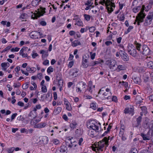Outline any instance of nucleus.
Returning a JSON list of instances; mask_svg holds the SVG:
<instances>
[{"instance_id": "obj_22", "label": "nucleus", "mask_w": 153, "mask_h": 153, "mask_svg": "<svg viewBox=\"0 0 153 153\" xmlns=\"http://www.w3.org/2000/svg\"><path fill=\"white\" fill-rule=\"evenodd\" d=\"M76 20L75 25H76L79 26H82L83 23L81 20L79 18L75 19Z\"/></svg>"}, {"instance_id": "obj_38", "label": "nucleus", "mask_w": 153, "mask_h": 153, "mask_svg": "<svg viewBox=\"0 0 153 153\" xmlns=\"http://www.w3.org/2000/svg\"><path fill=\"white\" fill-rule=\"evenodd\" d=\"M54 69L53 67L51 66H49L47 68V71L48 74H51V73L53 72V71Z\"/></svg>"}, {"instance_id": "obj_48", "label": "nucleus", "mask_w": 153, "mask_h": 153, "mask_svg": "<svg viewBox=\"0 0 153 153\" xmlns=\"http://www.w3.org/2000/svg\"><path fill=\"white\" fill-rule=\"evenodd\" d=\"M117 68L119 71L123 70L125 69L124 66L123 65H117Z\"/></svg>"}, {"instance_id": "obj_16", "label": "nucleus", "mask_w": 153, "mask_h": 153, "mask_svg": "<svg viewBox=\"0 0 153 153\" xmlns=\"http://www.w3.org/2000/svg\"><path fill=\"white\" fill-rule=\"evenodd\" d=\"M28 115L32 118H35L37 115V113L36 111L31 108Z\"/></svg>"}, {"instance_id": "obj_51", "label": "nucleus", "mask_w": 153, "mask_h": 153, "mask_svg": "<svg viewBox=\"0 0 153 153\" xmlns=\"http://www.w3.org/2000/svg\"><path fill=\"white\" fill-rule=\"evenodd\" d=\"M133 28L134 27L133 26H130L129 27L128 29H127V30L125 32V34H127L129 32H130L131 30L133 29Z\"/></svg>"}, {"instance_id": "obj_7", "label": "nucleus", "mask_w": 153, "mask_h": 153, "mask_svg": "<svg viewBox=\"0 0 153 153\" xmlns=\"http://www.w3.org/2000/svg\"><path fill=\"white\" fill-rule=\"evenodd\" d=\"M86 84L83 82H80L76 85V92L79 94H81L82 91L85 88Z\"/></svg>"}, {"instance_id": "obj_40", "label": "nucleus", "mask_w": 153, "mask_h": 153, "mask_svg": "<svg viewBox=\"0 0 153 153\" xmlns=\"http://www.w3.org/2000/svg\"><path fill=\"white\" fill-rule=\"evenodd\" d=\"M109 100L110 101H113L115 102L117 101V98L116 96H113L112 97H111V99Z\"/></svg>"}, {"instance_id": "obj_59", "label": "nucleus", "mask_w": 153, "mask_h": 153, "mask_svg": "<svg viewBox=\"0 0 153 153\" xmlns=\"http://www.w3.org/2000/svg\"><path fill=\"white\" fill-rule=\"evenodd\" d=\"M14 148L11 147L7 149V151L8 153H12L14 150Z\"/></svg>"}, {"instance_id": "obj_9", "label": "nucleus", "mask_w": 153, "mask_h": 153, "mask_svg": "<svg viewBox=\"0 0 153 153\" xmlns=\"http://www.w3.org/2000/svg\"><path fill=\"white\" fill-rule=\"evenodd\" d=\"M128 51L130 54L133 57H135L137 55V51L135 48L131 44L128 45Z\"/></svg>"}, {"instance_id": "obj_18", "label": "nucleus", "mask_w": 153, "mask_h": 153, "mask_svg": "<svg viewBox=\"0 0 153 153\" xmlns=\"http://www.w3.org/2000/svg\"><path fill=\"white\" fill-rule=\"evenodd\" d=\"M10 66V64L8 62H3L1 64V66L2 68V70L4 71H5Z\"/></svg>"}, {"instance_id": "obj_49", "label": "nucleus", "mask_w": 153, "mask_h": 153, "mask_svg": "<svg viewBox=\"0 0 153 153\" xmlns=\"http://www.w3.org/2000/svg\"><path fill=\"white\" fill-rule=\"evenodd\" d=\"M118 17L119 18V20L121 21H123L125 19V16L124 14L118 15Z\"/></svg>"}, {"instance_id": "obj_4", "label": "nucleus", "mask_w": 153, "mask_h": 153, "mask_svg": "<svg viewBox=\"0 0 153 153\" xmlns=\"http://www.w3.org/2000/svg\"><path fill=\"white\" fill-rule=\"evenodd\" d=\"M99 94L101 95L104 100H110L111 99L112 95L110 88H108L106 86L103 87L100 89Z\"/></svg>"}, {"instance_id": "obj_6", "label": "nucleus", "mask_w": 153, "mask_h": 153, "mask_svg": "<svg viewBox=\"0 0 153 153\" xmlns=\"http://www.w3.org/2000/svg\"><path fill=\"white\" fill-rule=\"evenodd\" d=\"M45 8L43 7H40L36 11V13H34L31 15V17L33 19H37L41 16L43 15L45 13Z\"/></svg>"}, {"instance_id": "obj_41", "label": "nucleus", "mask_w": 153, "mask_h": 153, "mask_svg": "<svg viewBox=\"0 0 153 153\" xmlns=\"http://www.w3.org/2000/svg\"><path fill=\"white\" fill-rule=\"evenodd\" d=\"M42 140L44 142V144H47L48 142L49 139L48 137H45L43 138Z\"/></svg>"}, {"instance_id": "obj_61", "label": "nucleus", "mask_w": 153, "mask_h": 153, "mask_svg": "<svg viewBox=\"0 0 153 153\" xmlns=\"http://www.w3.org/2000/svg\"><path fill=\"white\" fill-rule=\"evenodd\" d=\"M74 63V62L73 61H70L69 62L68 67L69 68H71L73 66Z\"/></svg>"}, {"instance_id": "obj_54", "label": "nucleus", "mask_w": 153, "mask_h": 153, "mask_svg": "<svg viewBox=\"0 0 153 153\" xmlns=\"http://www.w3.org/2000/svg\"><path fill=\"white\" fill-rule=\"evenodd\" d=\"M37 78L39 79V80H41L43 78V74L42 73H38L37 75Z\"/></svg>"}, {"instance_id": "obj_27", "label": "nucleus", "mask_w": 153, "mask_h": 153, "mask_svg": "<svg viewBox=\"0 0 153 153\" xmlns=\"http://www.w3.org/2000/svg\"><path fill=\"white\" fill-rule=\"evenodd\" d=\"M81 45V43L78 40H75L71 43V45L73 47H75L78 45Z\"/></svg>"}, {"instance_id": "obj_55", "label": "nucleus", "mask_w": 153, "mask_h": 153, "mask_svg": "<svg viewBox=\"0 0 153 153\" xmlns=\"http://www.w3.org/2000/svg\"><path fill=\"white\" fill-rule=\"evenodd\" d=\"M11 47L8 46L5 48L2 51L1 53H4L7 52L10 48Z\"/></svg>"}, {"instance_id": "obj_36", "label": "nucleus", "mask_w": 153, "mask_h": 153, "mask_svg": "<svg viewBox=\"0 0 153 153\" xmlns=\"http://www.w3.org/2000/svg\"><path fill=\"white\" fill-rule=\"evenodd\" d=\"M121 56L124 61H127L128 60V58L126 53H125V54H123Z\"/></svg>"}, {"instance_id": "obj_12", "label": "nucleus", "mask_w": 153, "mask_h": 153, "mask_svg": "<svg viewBox=\"0 0 153 153\" xmlns=\"http://www.w3.org/2000/svg\"><path fill=\"white\" fill-rule=\"evenodd\" d=\"M63 100L64 104L65 105L66 109L68 111H71L72 110V107L68 100L64 98H63Z\"/></svg>"}, {"instance_id": "obj_39", "label": "nucleus", "mask_w": 153, "mask_h": 153, "mask_svg": "<svg viewBox=\"0 0 153 153\" xmlns=\"http://www.w3.org/2000/svg\"><path fill=\"white\" fill-rule=\"evenodd\" d=\"M147 63V66L148 68H153V62L152 61H148Z\"/></svg>"}, {"instance_id": "obj_21", "label": "nucleus", "mask_w": 153, "mask_h": 153, "mask_svg": "<svg viewBox=\"0 0 153 153\" xmlns=\"http://www.w3.org/2000/svg\"><path fill=\"white\" fill-rule=\"evenodd\" d=\"M26 70L30 73H33L36 71V69L35 67H27L26 68Z\"/></svg>"}, {"instance_id": "obj_1", "label": "nucleus", "mask_w": 153, "mask_h": 153, "mask_svg": "<svg viewBox=\"0 0 153 153\" xmlns=\"http://www.w3.org/2000/svg\"><path fill=\"white\" fill-rule=\"evenodd\" d=\"M100 124L94 120H90L88 122L87 126L89 129L88 134L93 137L96 132H98L100 129Z\"/></svg>"}, {"instance_id": "obj_30", "label": "nucleus", "mask_w": 153, "mask_h": 153, "mask_svg": "<svg viewBox=\"0 0 153 153\" xmlns=\"http://www.w3.org/2000/svg\"><path fill=\"white\" fill-rule=\"evenodd\" d=\"M42 108L41 105L40 104L36 105L35 106L32 107L31 108L37 112V110L41 109Z\"/></svg>"}, {"instance_id": "obj_47", "label": "nucleus", "mask_w": 153, "mask_h": 153, "mask_svg": "<svg viewBox=\"0 0 153 153\" xmlns=\"http://www.w3.org/2000/svg\"><path fill=\"white\" fill-rule=\"evenodd\" d=\"M95 88V85H94L93 86H88V90L89 92L91 94H92L93 91V89Z\"/></svg>"}, {"instance_id": "obj_24", "label": "nucleus", "mask_w": 153, "mask_h": 153, "mask_svg": "<svg viewBox=\"0 0 153 153\" xmlns=\"http://www.w3.org/2000/svg\"><path fill=\"white\" fill-rule=\"evenodd\" d=\"M94 0H88L85 3V5L91 6L92 7H94L93 5Z\"/></svg>"}, {"instance_id": "obj_14", "label": "nucleus", "mask_w": 153, "mask_h": 153, "mask_svg": "<svg viewBox=\"0 0 153 153\" xmlns=\"http://www.w3.org/2000/svg\"><path fill=\"white\" fill-rule=\"evenodd\" d=\"M124 112L126 114H128L132 116L134 114V109L131 107L126 108L124 110Z\"/></svg>"}, {"instance_id": "obj_2", "label": "nucleus", "mask_w": 153, "mask_h": 153, "mask_svg": "<svg viewBox=\"0 0 153 153\" xmlns=\"http://www.w3.org/2000/svg\"><path fill=\"white\" fill-rule=\"evenodd\" d=\"M110 137H105L102 140L100 141L97 143L92 147V149L93 151H95L96 153H99L100 152H102L103 151V148L105 146H108V140L110 139Z\"/></svg>"}, {"instance_id": "obj_32", "label": "nucleus", "mask_w": 153, "mask_h": 153, "mask_svg": "<svg viewBox=\"0 0 153 153\" xmlns=\"http://www.w3.org/2000/svg\"><path fill=\"white\" fill-rule=\"evenodd\" d=\"M51 141L52 143L55 145H58L60 143L59 140L56 138L52 139L51 140Z\"/></svg>"}, {"instance_id": "obj_25", "label": "nucleus", "mask_w": 153, "mask_h": 153, "mask_svg": "<svg viewBox=\"0 0 153 153\" xmlns=\"http://www.w3.org/2000/svg\"><path fill=\"white\" fill-rule=\"evenodd\" d=\"M119 86L121 88L122 87H124L126 89H127L128 87V83L127 82H124L123 81L122 82H119Z\"/></svg>"}, {"instance_id": "obj_11", "label": "nucleus", "mask_w": 153, "mask_h": 153, "mask_svg": "<svg viewBox=\"0 0 153 153\" xmlns=\"http://www.w3.org/2000/svg\"><path fill=\"white\" fill-rule=\"evenodd\" d=\"M68 148L65 145H62L56 150L55 153H67Z\"/></svg>"}, {"instance_id": "obj_57", "label": "nucleus", "mask_w": 153, "mask_h": 153, "mask_svg": "<svg viewBox=\"0 0 153 153\" xmlns=\"http://www.w3.org/2000/svg\"><path fill=\"white\" fill-rule=\"evenodd\" d=\"M89 31L91 33L93 32L95 30L96 28L95 27L92 26L88 28Z\"/></svg>"}, {"instance_id": "obj_43", "label": "nucleus", "mask_w": 153, "mask_h": 153, "mask_svg": "<svg viewBox=\"0 0 153 153\" xmlns=\"http://www.w3.org/2000/svg\"><path fill=\"white\" fill-rule=\"evenodd\" d=\"M91 107L94 110H96L97 107V105L96 103H92L90 104Z\"/></svg>"}, {"instance_id": "obj_44", "label": "nucleus", "mask_w": 153, "mask_h": 153, "mask_svg": "<svg viewBox=\"0 0 153 153\" xmlns=\"http://www.w3.org/2000/svg\"><path fill=\"white\" fill-rule=\"evenodd\" d=\"M41 91L43 93H46L47 91V89L45 85L41 86Z\"/></svg>"}, {"instance_id": "obj_34", "label": "nucleus", "mask_w": 153, "mask_h": 153, "mask_svg": "<svg viewBox=\"0 0 153 153\" xmlns=\"http://www.w3.org/2000/svg\"><path fill=\"white\" fill-rule=\"evenodd\" d=\"M37 32L38 33V36H39V38H42L45 37L46 36V35H43L42 33V31L40 30H39L37 31Z\"/></svg>"}, {"instance_id": "obj_60", "label": "nucleus", "mask_w": 153, "mask_h": 153, "mask_svg": "<svg viewBox=\"0 0 153 153\" xmlns=\"http://www.w3.org/2000/svg\"><path fill=\"white\" fill-rule=\"evenodd\" d=\"M42 64L44 65H48L49 64V61L47 59L45 60L43 62Z\"/></svg>"}, {"instance_id": "obj_31", "label": "nucleus", "mask_w": 153, "mask_h": 153, "mask_svg": "<svg viewBox=\"0 0 153 153\" xmlns=\"http://www.w3.org/2000/svg\"><path fill=\"white\" fill-rule=\"evenodd\" d=\"M31 56L33 59H35L36 57L39 56V54L36 52V51L35 50H33L32 51V53L31 54Z\"/></svg>"}, {"instance_id": "obj_10", "label": "nucleus", "mask_w": 153, "mask_h": 153, "mask_svg": "<svg viewBox=\"0 0 153 153\" xmlns=\"http://www.w3.org/2000/svg\"><path fill=\"white\" fill-rule=\"evenodd\" d=\"M89 56H86L85 55L83 56L82 61V65L83 68H87L89 66L88 61Z\"/></svg>"}, {"instance_id": "obj_17", "label": "nucleus", "mask_w": 153, "mask_h": 153, "mask_svg": "<svg viewBox=\"0 0 153 153\" xmlns=\"http://www.w3.org/2000/svg\"><path fill=\"white\" fill-rule=\"evenodd\" d=\"M41 118L37 117L36 119L33 118L32 119L30 122V124L32 125L35 126L41 120Z\"/></svg>"}, {"instance_id": "obj_5", "label": "nucleus", "mask_w": 153, "mask_h": 153, "mask_svg": "<svg viewBox=\"0 0 153 153\" xmlns=\"http://www.w3.org/2000/svg\"><path fill=\"white\" fill-rule=\"evenodd\" d=\"M105 64L109 67L111 71H114L117 69V62L113 59H110L107 60Z\"/></svg>"}, {"instance_id": "obj_56", "label": "nucleus", "mask_w": 153, "mask_h": 153, "mask_svg": "<svg viewBox=\"0 0 153 153\" xmlns=\"http://www.w3.org/2000/svg\"><path fill=\"white\" fill-rule=\"evenodd\" d=\"M38 1L37 0H33L32 1V5L33 6H35L38 4Z\"/></svg>"}, {"instance_id": "obj_33", "label": "nucleus", "mask_w": 153, "mask_h": 153, "mask_svg": "<svg viewBox=\"0 0 153 153\" xmlns=\"http://www.w3.org/2000/svg\"><path fill=\"white\" fill-rule=\"evenodd\" d=\"M27 15L25 13H23L22 14L20 17L19 18L21 20L25 19L27 17Z\"/></svg>"}, {"instance_id": "obj_23", "label": "nucleus", "mask_w": 153, "mask_h": 153, "mask_svg": "<svg viewBox=\"0 0 153 153\" xmlns=\"http://www.w3.org/2000/svg\"><path fill=\"white\" fill-rule=\"evenodd\" d=\"M40 53L42 54V58L44 59L48 56V51L44 50H42L40 51Z\"/></svg>"}, {"instance_id": "obj_20", "label": "nucleus", "mask_w": 153, "mask_h": 153, "mask_svg": "<svg viewBox=\"0 0 153 153\" xmlns=\"http://www.w3.org/2000/svg\"><path fill=\"white\" fill-rule=\"evenodd\" d=\"M46 125V123L45 122H41L37 124L34 126V127L37 128H40L44 127Z\"/></svg>"}, {"instance_id": "obj_63", "label": "nucleus", "mask_w": 153, "mask_h": 153, "mask_svg": "<svg viewBox=\"0 0 153 153\" xmlns=\"http://www.w3.org/2000/svg\"><path fill=\"white\" fill-rule=\"evenodd\" d=\"M88 30V29L85 28H81L80 30V32L81 33H83L85 32Z\"/></svg>"}, {"instance_id": "obj_28", "label": "nucleus", "mask_w": 153, "mask_h": 153, "mask_svg": "<svg viewBox=\"0 0 153 153\" xmlns=\"http://www.w3.org/2000/svg\"><path fill=\"white\" fill-rule=\"evenodd\" d=\"M62 108L60 107H58L55 108L53 111V114L56 115L59 114L62 111Z\"/></svg>"}, {"instance_id": "obj_19", "label": "nucleus", "mask_w": 153, "mask_h": 153, "mask_svg": "<svg viewBox=\"0 0 153 153\" xmlns=\"http://www.w3.org/2000/svg\"><path fill=\"white\" fill-rule=\"evenodd\" d=\"M38 33L37 31H33L31 33L30 36L31 38L33 39H37L39 38L38 36Z\"/></svg>"}, {"instance_id": "obj_35", "label": "nucleus", "mask_w": 153, "mask_h": 153, "mask_svg": "<svg viewBox=\"0 0 153 153\" xmlns=\"http://www.w3.org/2000/svg\"><path fill=\"white\" fill-rule=\"evenodd\" d=\"M59 91H61L62 90V88L63 87L64 83L62 81H59Z\"/></svg>"}, {"instance_id": "obj_37", "label": "nucleus", "mask_w": 153, "mask_h": 153, "mask_svg": "<svg viewBox=\"0 0 153 153\" xmlns=\"http://www.w3.org/2000/svg\"><path fill=\"white\" fill-rule=\"evenodd\" d=\"M141 136L144 140H149V137L146 134H145L143 133H141Z\"/></svg>"}, {"instance_id": "obj_15", "label": "nucleus", "mask_w": 153, "mask_h": 153, "mask_svg": "<svg viewBox=\"0 0 153 153\" xmlns=\"http://www.w3.org/2000/svg\"><path fill=\"white\" fill-rule=\"evenodd\" d=\"M78 146L77 142L74 141L71 142V143L68 145V147L72 150H75L77 148Z\"/></svg>"}, {"instance_id": "obj_3", "label": "nucleus", "mask_w": 153, "mask_h": 153, "mask_svg": "<svg viewBox=\"0 0 153 153\" xmlns=\"http://www.w3.org/2000/svg\"><path fill=\"white\" fill-rule=\"evenodd\" d=\"M151 6L149 4L146 7L144 5L142 6L141 10L136 17V22H137V25H139L140 23L143 22V19L145 16V15L143 13L144 10L146 9V11H148L149 9L151 8Z\"/></svg>"}, {"instance_id": "obj_26", "label": "nucleus", "mask_w": 153, "mask_h": 153, "mask_svg": "<svg viewBox=\"0 0 153 153\" xmlns=\"http://www.w3.org/2000/svg\"><path fill=\"white\" fill-rule=\"evenodd\" d=\"M104 61L102 60H100L99 61H93L91 63L90 66H94L96 64H101V63H103Z\"/></svg>"}, {"instance_id": "obj_45", "label": "nucleus", "mask_w": 153, "mask_h": 153, "mask_svg": "<svg viewBox=\"0 0 153 153\" xmlns=\"http://www.w3.org/2000/svg\"><path fill=\"white\" fill-rule=\"evenodd\" d=\"M141 8V7L140 6H137L135 7L133 9V11L135 13H136L138 12V11L140 10Z\"/></svg>"}, {"instance_id": "obj_29", "label": "nucleus", "mask_w": 153, "mask_h": 153, "mask_svg": "<svg viewBox=\"0 0 153 153\" xmlns=\"http://www.w3.org/2000/svg\"><path fill=\"white\" fill-rule=\"evenodd\" d=\"M142 111L140 112V114L141 116L144 115H146L147 113L146 108L145 106H143L141 107Z\"/></svg>"}, {"instance_id": "obj_58", "label": "nucleus", "mask_w": 153, "mask_h": 153, "mask_svg": "<svg viewBox=\"0 0 153 153\" xmlns=\"http://www.w3.org/2000/svg\"><path fill=\"white\" fill-rule=\"evenodd\" d=\"M20 49V48L18 47L12 48L11 49V51L12 52H18Z\"/></svg>"}, {"instance_id": "obj_42", "label": "nucleus", "mask_w": 153, "mask_h": 153, "mask_svg": "<svg viewBox=\"0 0 153 153\" xmlns=\"http://www.w3.org/2000/svg\"><path fill=\"white\" fill-rule=\"evenodd\" d=\"M76 125V123L75 122H73L70 124V127L71 129L75 128Z\"/></svg>"}, {"instance_id": "obj_53", "label": "nucleus", "mask_w": 153, "mask_h": 153, "mask_svg": "<svg viewBox=\"0 0 153 153\" xmlns=\"http://www.w3.org/2000/svg\"><path fill=\"white\" fill-rule=\"evenodd\" d=\"M81 37V35L79 32H75L74 37L75 39H77V38H79Z\"/></svg>"}, {"instance_id": "obj_62", "label": "nucleus", "mask_w": 153, "mask_h": 153, "mask_svg": "<svg viewBox=\"0 0 153 153\" xmlns=\"http://www.w3.org/2000/svg\"><path fill=\"white\" fill-rule=\"evenodd\" d=\"M13 86L15 88H18L21 86V84L19 82L14 83Z\"/></svg>"}, {"instance_id": "obj_13", "label": "nucleus", "mask_w": 153, "mask_h": 153, "mask_svg": "<svg viewBox=\"0 0 153 153\" xmlns=\"http://www.w3.org/2000/svg\"><path fill=\"white\" fill-rule=\"evenodd\" d=\"M142 50V52H140L143 55H148L150 52V50L148 47L146 45H143V48Z\"/></svg>"}, {"instance_id": "obj_52", "label": "nucleus", "mask_w": 153, "mask_h": 153, "mask_svg": "<svg viewBox=\"0 0 153 153\" xmlns=\"http://www.w3.org/2000/svg\"><path fill=\"white\" fill-rule=\"evenodd\" d=\"M90 54L91 56V59L92 60L94 59L96 55V53H93L92 52H91L90 53Z\"/></svg>"}, {"instance_id": "obj_50", "label": "nucleus", "mask_w": 153, "mask_h": 153, "mask_svg": "<svg viewBox=\"0 0 153 153\" xmlns=\"http://www.w3.org/2000/svg\"><path fill=\"white\" fill-rule=\"evenodd\" d=\"M85 19L87 21H89L91 18V16L89 15L85 14L84 15Z\"/></svg>"}, {"instance_id": "obj_64", "label": "nucleus", "mask_w": 153, "mask_h": 153, "mask_svg": "<svg viewBox=\"0 0 153 153\" xmlns=\"http://www.w3.org/2000/svg\"><path fill=\"white\" fill-rule=\"evenodd\" d=\"M137 151V150L135 148H133L131 149L129 153H136Z\"/></svg>"}, {"instance_id": "obj_46", "label": "nucleus", "mask_w": 153, "mask_h": 153, "mask_svg": "<svg viewBox=\"0 0 153 153\" xmlns=\"http://www.w3.org/2000/svg\"><path fill=\"white\" fill-rule=\"evenodd\" d=\"M136 48L137 50L139 51L140 53L142 52V50L140 49L141 48V45L140 44L138 43L136 45Z\"/></svg>"}, {"instance_id": "obj_8", "label": "nucleus", "mask_w": 153, "mask_h": 153, "mask_svg": "<svg viewBox=\"0 0 153 153\" xmlns=\"http://www.w3.org/2000/svg\"><path fill=\"white\" fill-rule=\"evenodd\" d=\"M153 12H149L145 19L144 23V25L148 26L151 24L153 19Z\"/></svg>"}]
</instances>
